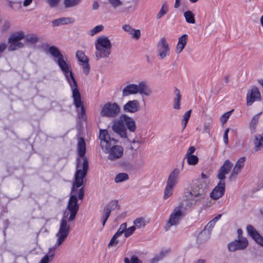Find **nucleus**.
<instances>
[{"label":"nucleus","instance_id":"nucleus-6","mask_svg":"<svg viewBox=\"0 0 263 263\" xmlns=\"http://www.w3.org/2000/svg\"><path fill=\"white\" fill-rule=\"evenodd\" d=\"M138 93L142 96L147 97L151 95L152 91L145 81H141L138 84L133 83L128 84L122 90V96L124 97Z\"/></svg>","mask_w":263,"mask_h":263},{"label":"nucleus","instance_id":"nucleus-30","mask_svg":"<svg viewBox=\"0 0 263 263\" xmlns=\"http://www.w3.org/2000/svg\"><path fill=\"white\" fill-rule=\"evenodd\" d=\"M262 112H260L258 114L255 115L253 118L252 119L250 123V128L251 131V133H254L256 126L258 122L259 116L261 114Z\"/></svg>","mask_w":263,"mask_h":263},{"label":"nucleus","instance_id":"nucleus-56","mask_svg":"<svg viewBox=\"0 0 263 263\" xmlns=\"http://www.w3.org/2000/svg\"><path fill=\"white\" fill-rule=\"evenodd\" d=\"M10 27V23L9 22H5L3 26V30L6 31Z\"/></svg>","mask_w":263,"mask_h":263},{"label":"nucleus","instance_id":"nucleus-40","mask_svg":"<svg viewBox=\"0 0 263 263\" xmlns=\"http://www.w3.org/2000/svg\"><path fill=\"white\" fill-rule=\"evenodd\" d=\"M245 161H246V157H242L240 158L237 160V161L236 162V163L234 167L241 170L242 168L244 166Z\"/></svg>","mask_w":263,"mask_h":263},{"label":"nucleus","instance_id":"nucleus-19","mask_svg":"<svg viewBox=\"0 0 263 263\" xmlns=\"http://www.w3.org/2000/svg\"><path fill=\"white\" fill-rule=\"evenodd\" d=\"M111 54V48L95 47V55L97 60L107 58Z\"/></svg>","mask_w":263,"mask_h":263},{"label":"nucleus","instance_id":"nucleus-58","mask_svg":"<svg viewBox=\"0 0 263 263\" xmlns=\"http://www.w3.org/2000/svg\"><path fill=\"white\" fill-rule=\"evenodd\" d=\"M221 217V214H218V215H217V216H216L214 218H213V219L212 220V221H214V222L215 223H216V222L220 219Z\"/></svg>","mask_w":263,"mask_h":263},{"label":"nucleus","instance_id":"nucleus-44","mask_svg":"<svg viewBox=\"0 0 263 263\" xmlns=\"http://www.w3.org/2000/svg\"><path fill=\"white\" fill-rule=\"evenodd\" d=\"M8 5L14 10H18L21 8V3L9 1Z\"/></svg>","mask_w":263,"mask_h":263},{"label":"nucleus","instance_id":"nucleus-43","mask_svg":"<svg viewBox=\"0 0 263 263\" xmlns=\"http://www.w3.org/2000/svg\"><path fill=\"white\" fill-rule=\"evenodd\" d=\"M169 253V251L167 250L161 251L159 254L156 256L154 259L156 261H158L159 260L162 259L164 256H165Z\"/></svg>","mask_w":263,"mask_h":263},{"label":"nucleus","instance_id":"nucleus-45","mask_svg":"<svg viewBox=\"0 0 263 263\" xmlns=\"http://www.w3.org/2000/svg\"><path fill=\"white\" fill-rule=\"evenodd\" d=\"M109 3L114 8L119 7L123 4L121 0H109Z\"/></svg>","mask_w":263,"mask_h":263},{"label":"nucleus","instance_id":"nucleus-33","mask_svg":"<svg viewBox=\"0 0 263 263\" xmlns=\"http://www.w3.org/2000/svg\"><path fill=\"white\" fill-rule=\"evenodd\" d=\"M81 0H64V4L66 8L73 7L78 5Z\"/></svg>","mask_w":263,"mask_h":263},{"label":"nucleus","instance_id":"nucleus-50","mask_svg":"<svg viewBox=\"0 0 263 263\" xmlns=\"http://www.w3.org/2000/svg\"><path fill=\"white\" fill-rule=\"evenodd\" d=\"M229 131V128H227L225 130L224 133L223 140H224V142L226 144H228V142H229V140H228Z\"/></svg>","mask_w":263,"mask_h":263},{"label":"nucleus","instance_id":"nucleus-23","mask_svg":"<svg viewBox=\"0 0 263 263\" xmlns=\"http://www.w3.org/2000/svg\"><path fill=\"white\" fill-rule=\"evenodd\" d=\"M188 35L184 34L178 38V41L175 48V52L177 54L180 53L187 44Z\"/></svg>","mask_w":263,"mask_h":263},{"label":"nucleus","instance_id":"nucleus-14","mask_svg":"<svg viewBox=\"0 0 263 263\" xmlns=\"http://www.w3.org/2000/svg\"><path fill=\"white\" fill-rule=\"evenodd\" d=\"M76 57L80 62V64L83 67L84 73L87 75L89 73L90 68L88 58L86 57L85 53L81 50H79L76 52Z\"/></svg>","mask_w":263,"mask_h":263},{"label":"nucleus","instance_id":"nucleus-29","mask_svg":"<svg viewBox=\"0 0 263 263\" xmlns=\"http://www.w3.org/2000/svg\"><path fill=\"white\" fill-rule=\"evenodd\" d=\"M174 92L176 95V98L174 99V104L173 105V107L175 109H180L181 100L180 92L178 89L176 88Z\"/></svg>","mask_w":263,"mask_h":263},{"label":"nucleus","instance_id":"nucleus-27","mask_svg":"<svg viewBox=\"0 0 263 263\" xmlns=\"http://www.w3.org/2000/svg\"><path fill=\"white\" fill-rule=\"evenodd\" d=\"M48 51L51 55L57 60L63 56L59 49L54 46H50L48 49Z\"/></svg>","mask_w":263,"mask_h":263},{"label":"nucleus","instance_id":"nucleus-42","mask_svg":"<svg viewBox=\"0 0 263 263\" xmlns=\"http://www.w3.org/2000/svg\"><path fill=\"white\" fill-rule=\"evenodd\" d=\"M232 111L233 110L228 111L221 116L220 121L222 124H224L227 121Z\"/></svg>","mask_w":263,"mask_h":263},{"label":"nucleus","instance_id":"nucleus-9","mask_svg":"<svg viewBox=\"0 0 263 263\" xmlns=\"http://www.w3.org/2000/svg\"><path fill=\"white\" fill-rule=\"evenodd\" d=\"M184 211L183 204L180 203L176 206L171 213L169 219L165 226L166 231L169 230L172 226H175L180 223L183 216Z\"/></svg>","mask_w":263,"mask_h":263},{"label":"nucleus","instance_id":"nucleus-21","mask_svg":"<svg viewBox=\"0 0 263 263\" xmlns=\"http://www.w3.org/2000/svg\"><path fill=\"white\" fill-rule=\"evenodd\" d=\"M215 224V223L212 220L209 222V223L205 226L204 230H203L199 235L198 237V240L201 241L205 235L206 238L204 240H208L210 238L211 232Z\"/></svg>","mask_w":263,"mask_h":263},{"label":"nucleus","instance_id":"nucleus-51","mask_svg":"<svg viewBox=\"0 0 263 263\" xmlns=\"http://www.w3.org/2000/svg\"><path fill=\"white\" fill-rule=\"evenodd\" d=\"M59 3V0H48V3L49 5L52 7H54L58 5Z\"/></svg>","mask_w":263,"mask_h":263},{"label":"nucleus","instance_id":"nucleus-48","mask_svg":"<svg viewBox=\"0 0 263 263\" xmlns=\"http://www.w3.org/2000/svg\"><path fill=\"white\" fill-rule=\"evenodd\" d=\"M122 29L129 34H133L134 29L129 25H124L122 26Z\"/></svg>","mask_w":263,"mask_h":263},{"label":"nucleus","instance_id":"nucleus-25","mask_svg":"<svg viewBox=\"0 0 263 263\" xmlns=\"http://www.w3.org/2000/svg\"><path fill=\"white\" fill-rule=\"evenodd\" d=\"M254 149L255 151H259L263 148V134L256 135L255 136Z\"/></svg>","mask_w":263,"mask_h":263},{"label":"nucleus","instance_id":"nucleus-37","mask_svg":"<svg viewBox=\"0 0 263 263\" xmlns=\"http://www.w3.org/2000/svg\"><path fill=\"white\" fill-rule=\"evenodd\" d=\"M24 39L27 42L31 44L35 43L38 41L37 37L34 34L25 35Z\"/></svg>","mask_w":263,"mask_h":263},{"label":"nucleus","instance_id":"nucleus-1","mask_svg":"<svg viewBox=\"0 0 263 263\" xmlns=\"http://www.w3.org/2000/svg\"><path fill=\"white\" fill-rule=\"evenodd\" d=\"M77 146L78 154L81 158L78 159L77 171L70 198L60 221L59 230L55 234L56 246L62 245L68 236L70 231V226L68 222L74 220L79 208L78 199L82 200L84 195V189L82 185L86 175L88 164L87 159L84 157L86 144L83 138L78 139Z\"/></svg>","mask_w":263,"mask_h":263},{"label":"nucleus","instance_id":"nucleus-54","mask_svg":"<svg viewBox=\"0 0 263 263\" xmlns=\"http://www.w3.org/2000/svg\"><path fill=\"white\" fill-rule=\"evenodd\" d=\"M7 48V45L5 43L0 44V54L3 52Z\"/></svg>","mask_w":263,"mask_h":263},{"label":"nucleus","instance_id":"nucleus-4","mask_svg":"<svg viewBox=\"0 0 263 263\" xmlns=\"http://www.w3.org/2000/svg\"><path fill=\"white\" fill-rule=\"evenodd\" d=\"M100 144L104 153L107 154V159L110 161H115L122 157L123 154V148L121 145H114L112 142L117 141L111 138L106 130H101L100 133Z\"/></svg>","mask_w":263,"mask_h":263},{"label":"nucleus","instance_id":"nucleus-3","mask_svg":"<svg viewBox=\"0 0 263 263\" xmlns=\"http://www.w3.org/2000/svg\"><path fill=\"white\" fill-rule=\"evenodd\" d=\"M57 63L63 72L65 77L70 86L72 92V98L73 103L79 111L80 109V114L82 118L85 115V110L83 105V101L79 90L78 88V84L74 77L72 72L70 70V66L67 63L63 56L57 60Z\"/></svg>","mask_w":263,"mask_h":263},{"label":"nucleus","instance_id":"nucleus-12","mask_svg":"<svg viewBox=\"0 0 263 263\" xmlns=\"http://www.w3.org/2000/svg\"><path fill=\"white\" fill-rule=\"evenodd\" d=\"M248 246V241L246 238H237L228 245V249L231 252L246 249Z\"/></svg>","mask_w":263,"mask_h":263},{"label":"nucleus","instance_id":"nucleus-10","mask_svg":"<svg viewBox=\"0 0 263 263\" xmlns=\"http://www.w3.org/2000/svg\"><path fill=\"white\" fill-rule=\"evenodd\" d=\"M120 112L118 104L114 102H108L101 106L100 115L102 117L112 118L117 117Z\"/></svg>","mask_w":263,"mask_h":263},{"label":"nucleus","instance_id":"nucleus-34","mask_svg":"<svg viewBox=\"0 0 263 263\" xmlns=\"http://www.w3.org/2000/svg\"><path fill=\"white\" fill-rule=\"evenodd\" d=\"M168 12V6L166 3H164L162 6L157 15V18L160 19L162 16L164 15Z\"/></svg>","mask_w":263,"mask_h":263},{"label":"nucleus","instance_id":"nucleus-13","mask_svg":"<svg viewBox=\"0 0 263 263\" xmlns=\"http://www.w3.org/2000/svg\"><path fill=\"white\" fill-rule=\"evenodd\" d=\"M260 99V93L257 88L254 87L248 91L246 96V104L247 106H251L254 102L259 101Z\"/></svg>","mask_w":263,"mask_h":263},{"label":"nucleus","instance_id":"nucleus-57","mask_svg":"<svg viewBox=\"0 0 263 263\" xmlns=\"http://www.w3.org/2000/svg\"><path fill=\"white\" fill-rule=\"evenodd\" d=\"M32 2V0H24L23 2V6L27 7L29 6Z\"/></svg>","mask_w":263,"mask_h":263},{"label":"nucleus","instance_id":"nucleus-31","mask_svg":"<svg viewBox=\"0 0 263 263\" xmlns=\"http://www.w3.org/2000/svg\"><path fill=\"white\" fill-rule=\"evenodd\" d=\"M59 246H56V243H55L54 246H53L49 249L47 254L46 255H45L44 257L47 259H49V260L51 261L54 257V255H55V250H56L57 248Z\"/></svg>","mask_w":263,"mask_h":263},{"label":"nucleus","instance_id":"nucleus-41","mask_svg":"<svg viewBox=\"0 0 263 263\" xmlns=\"http://www.w3.org/2000/svg\"><path fill=\"white\" fill-rule=\"evenodd\" d=\"M103 29V26L102 25H98L89 31V34L91 36H93L95 34L100 32Z\"/></svg>","mask_w":263,"mask_h":263},{"label":"nucleus","instance_id":"nucleus-52","mask_svg":"<svg viewBox=\"0 0 263 263\" xmlns=\"http://www.w3.org/2000/svg\"><path fill=\"white\" fill-rule=\"evenodd\" d=\"M134 38L138 39L140 36V31L139 30H134L133 34H131Z\"/></svg>","mask_w":263,"mask_h":263},{"label":"nucleus","instance_id":"nucleus-61","mask_svg":"<svg viewBox=\"0 0 263 263\" xmlns=\"http://www.w3.org/2000/svg\"><path fill=\"white\" fill-rule=\"evenodd\" d=\"M181 0H175V3L174 5V7L175 8H178L180 5Z\"/></svg>","mask_w":263,"mask_h":263},{"label":"nucleus","instance_id":"nucleus-18","mask_svg":"<svg viewBox=\"0 0 263 263\" xmlns=\"http://www.w3.org/2000/svg\"><path fill=\"white\" fill-rule=\"evenodd\" d=\"M247 231L249 235L255 242L263 247V237L258 233L257 230L253 226L249 225L247 227Z\"/></svg>","mask_w":263,"mask_h":263},{"label":"nucleus","instance_id":"nucleus-36","mask_svg":"<svg viewBox=\"0 0 263 263\" xmlns=\"http://www.w3.org/2000/svg\"><path fill=\"white\" fill-rule=\"evenodd\" d=\"M187 162L189 165H195L198 162V158L195 155H190L186 157Z\"/></svg>","mask_w":263,"mask_h":263},{"label":"nucleus","instance_id":"nucleus-16","mask_svg":"<svg viewBox=\"0 0 263 263\" xmlns=\"http://www.w3.org/2000/svg\"><path fill=\"white\" fill-rule=\"evenodd\" d=\"M224 191L225 182L224 181H220L211 193L210 197L214 200H217L223 195Z\"/></svg>","mask_w":263,"mask_h":263},{"label":"nucleus","instance_id":"nucleus-49","mask_svg":"<svg viewBox=\"0 0 263 263\" xmlns=\"http://www.w3.org/2000/svg\"><path fill=\"white\" fill-rule=\"evenodd\" d=\"M211 128V124L210 122H205L203 126V133H207L210 134Z\"/></svg>","mask_w":263,"mask_h":263},{"label":"nucleus","instance_id":"nucleus-64","mask_svg":"<svg viewBox=\"0 0 263 263\" xmlns=\"http://www.w3.org/2000/svg\"><path fill=\"white\" fill-rule=\"evenodd\" d=\"M124 263H131V260L130 261L128 258L126 257L124 258Z\"/></svg>","mask_w":263,"mask_h":263},{"label":"nucleus","instance_id":"nucleus-32","mask_svg":"<svg viewBox=\"0 0 263 263\" xmlns=\"http://www.w3.org/2000/svg\"><path fill=\"white\" fill-rule=\"evenodd\" d=\"M184 16L188 23L194 24L195 20L194 14L190 11H187L184 13Z\"/></svg>","mask_w":263,"mask_h":263},{"label":"nucleus","instance_id":"nucleus-20","mask_svg":"<svg viewBox=\"0 0 263 263\" xmlns=\"http://www.w3.org/2000/svg\"><path fill=\"white\" fill-rule=\"evenodd\" d=\"M95 46L97 47L111 48L112 45L110 40L107 36H100L95 41Z\"/></svg>","mask_w":263,"mask_h":263},{"label":"nucleus","instance_id":"nucleus-39","mask_svg":"<svg viewBox=\"0 0 263 263\" xmlns=\"http://www.w3.org/2000/svg\"><path fill=\"white\" fill-rule=\"evenodd\" d=\"M127 227V223L126 222H124L122 223L119 229L117 230V232L115 234V235L116 236L119 237L123 233H125V230Z\"/></svg>","mask_w":263,"mask_h":263},{"label":"nucleus","instance_id":"nucleus-28","mask_svg":"<svg viewBox=\"0 0 263 263\" xmlns=\"http://www.w3.org/2000/svg\"><path fill=\"white\" fill-rule=\"evenodd\" d=\"M129 179L128 175L125 173H121L118 174L115 178V182L116 183H121L126 181Z\"/></svg>","mask_w":263,"mask_h":263},{"label":"nucleus","instance_id":"nucleus-38","mask_svg":"<svg viewBox=\"0 0 263 263\" xmlns=\"http://www.w3.org/2000/svg\"><path fill=\"white\" fill-rule=\"evenodd\" d=\"M241 171V170L234 167L229 177L230 180L231 181L235 180L236 179L238 174L240 173Z\"/></svg>","mask_w":263,"mask_h":263},{"label":"nucleus","instance_id":"nucleus-60","mask_svg":"<svg viewBox=\"0 0 263 263\" xmlns=\"http://www.w3.org/2000/svg\"><path fill=\"white\" fill-rule=\"evenodd\" d=\"M237 233H238V238H244L242 236V231L241 229H238L237 230Z\"/></svg>","mask_w":263,"mask_h":263},{"label":"nucleus","instance_id":"nucleus-8","mask_svg":"<svg viewBox=\"0 0 263 263\" xmlns=\"http://www.w3.org/2000/svg\"><path fill=\"white\" fill-rule=\"evenodd\" d=\"M25 37V33L22 30L12 33L8 39V50L13 51L24 48L25 44L21 42V40L24 39Z\"/></svg>","mask_w":263,"mask_h":263},{"label":"nucleus","instance_id":"nucleus-63","mask_svg":"<svg viewBox=\"0 0 263 263\" xmlns=\"http://www.w3.org/2000/svg\"><path fill=\"white\" fill-rule=\"evenodd\" d=\"M205 259H198V260H197V261L196 262V263H205Z\"/></svg>","mask_w":263,"mask_h":263},{"label":"nucleus","instance_id":"nucleus-7","mask_svg":"<svg viewBox=\"0 0 263 263\" xmlns=\"http://www.w3.org/2000/svg\"><path fill=\"white\" fill-rule=\"evenodd\" d=\"M180 173L181 170L176 167L169 174L163 192V198L164 200L173 196L175 187L179 181Z\"/></svg>","mask_w":263,"mask_h":263},{"label":"nucleus","instance_id":"nucleus-55","mask_svg":"<svg viewBox=\"0 0 263 263\" xmlns=\"http://www.w3.org/2000/svg\"><path fill=\"white\" fill-rule=\"evenodd\" d=\"M131 263H142L136 256H133L131 258Z\"/></svg>","mask_w":263,"mask_h":263},{"label":"nucleus","instance_id":"nucleus-53","mask_svg":"<svg viewBox=\"0 0 263 263\" xmlns=\"http://www.w3.org/2000/svg\"><path fill=\"white\" fill-rule=\"evenodd\" d=\"M195 151V148L194 146H191L187 150L186 154V157L190 155H193V154Z\"/></svg>","mask_w":263,"mask_h":263},{"label":"nucleus","instance_id":"nucleus-5","mask_svg":"<svg viewBox=\"0 0 263 263\" xmlns=\"http://www.w3.org/2000/svg\"><path fill=\"white\" fill-rule=\"evenodd\" d=\"M136 128L135 120L125 114L121 115L118 120L114 121L112 125L113 131L124 139L127 138V128L130 132H135Z\"/></svg>","mask_w":263,"mask_h":263},{"label":"nucleus","instance_id":"nucleus-15","mask_svg":"<svg viewBox=\"0 0 263 263\" xmlns=\"http://www.w3.org/2000/svg\"><path fill=\"white\" fill-rule=\"evenodd\" d=\"M140 103L137 100H129L123 106V109L125 112L134 114L140 110Z\"/></svg>","mask_w":263,"mask_h":263},{"label":"nucleus","instance_id":"nucleus-11","mask_svg":"<svg viewBox=\"0 0 263 263\" xmlns=\"http://www.w3.org/2000/svg\"><path fill=\"white\" fill-rule=\"evenodd\" d=\"M157 54L160 60L165 59L170 55L171 48L164 37H161L157 44Z\"/></svg>","mask_w":263,"mask_h":263},{"label":"nucleus","instance_id":"nucleus-46","mask_svg":"<svg viewBox=\"0 0 263 263\" xmlns=\"http://www.w3.org/2000/svg\"><path fill=\"white\" fill-rule=\"evenodd\" d=\"M136 229L134 227V225L128 228H126L125 230V237H128L132 235L134 233Z\"/></svg>","mask_w":263,"mask_h":263},{"label":"nucleus","instance_id":"nucleus-35","mask_svg":"<svg viewBox=\"0 0 263 263\" xmlns=\"http://www.w3.org/2000/svg\"><path fill=\"white\" fill-rule=\"evenodd\" d=\"M192 110L187 111L183 116V119L182 121V125L183 129H184L186 126L187 123L190 119Z\"/></svg>","mask_w":263,"mask_h":263},{"label":"nucleus","instance_id":"nucleus-24","mask_svg":"<svg viewBox=\"0 0 263 263\" xmlns=\"http://www.w3.org/2000/svg\"><path fill=\"white\" fill-rule=\"evenodd\" d=\"M74 20L71 17H61L53 20L51 23L53 27H58L60 25L73 23Z\"/></svg>","mask_w":263,"mask_h":263},{"label":"nucleus","instance_id":"nucleus-22","mask_svg":"<svg viewBox=\"0 0 263 263\" xmlns=\"http://www.w3.org/2000/svg\"><path fill=\"white\" fill-rule=\"evenodd\" d=\"M117 204V201H112L104 207L101 219L103 226H105L106 221L110 216L112 207L113 206H116Z\"/></svg>","mask_w":263,"mask_h":263},{"label":"nucleus","instance_id":"nucleus-59","mask_svg":"<svg viewBox=\"0 0 263 263\" xmlns=\"http://www.w3.org/2000/svg\"><path fill=\"white\" fill-rule=\"evenodd\" d=\"M50 262V261L49 260V259H47V258H45L44 257H43L42 258V259L40 260L39 263H49Z\"/></svg>","mask_w":263,"mask_h":263},{"label":"nucleus","instance_id":"nucleus-47","mask_svg":"<svg viewBox=\"0 0 263 263\" xmlns=\"http://www.w3.org/2000/svg\"><path fill=\"white\" fill-rule=\"evenodd\" d=\"M118 237H119L114 235L110 240V242L108 245V247L110 248L114 246H116L118 243V240H117V238Z\"/></svg>","mask_w":263,"mask_h":263},{"label":"nucleus","instance_id":"nucleus-26","mask_svg":"<svg viewBox=\"0 0 263 263\" xmlns=\"http://www.w3.org/2000/svg\"><path fill=\"white\" fill-rule=\"evenodd\" d=\"M134 226L136 229H141L145 227L147 224V222L145 218L139 217L136 218L133 222Z\"/></svg>","mask_w":263,"mask_h":263},{"label":"nucleus","instance_id":"nucleus-2","mask_svg":"<svg viewBox=\"0 0 263 263\" xmlns=\"http://www.w3.org/2000/svg\"><path fill=\"white\" fill-rule=\"evenodd\" d=\"M209 181V176L202 173L201 178L192 182L190 190L186 191L184 194L183 199L185 201L186 206L191 208L199 204L204 199Z\"/></svg>","mask_w":263,"mask_h":263},{"label":"nucleus","instance_id":"nucleus-62","mask_svg":"<svg viewBox=\"0 0 263 263\" xmlns=\"http://www.w3.org/2000/svg\"><path fill=\"white\" fill-rule=\"evenodd\" d=\"M99 4L97 2H95L93 4V9L95 10L99 8Z\"/></svg>","mask_w":263,"mask_h":263},{"label":"nucleus","instance_id":"nucleus-17","mask_svg":"<svg viewBox=\"0 0 263 263\" xmlns=\"http://www.w3.org/2000/svg\"><path fill=\"white\" fill-rule=\"evenodd\" d=\"M232 166V163L229 160H226L220 167L217 174V177L220 181H224L226 175L228 174Z\"/></svg>","mask_w":263,"mask_h":263}]
</instances>
